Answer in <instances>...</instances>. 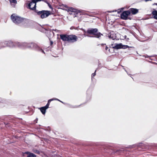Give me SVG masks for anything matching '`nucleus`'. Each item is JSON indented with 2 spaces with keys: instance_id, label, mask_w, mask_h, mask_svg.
Returning a JSON list of instances; mask_svg holds the SVG:
<instances>
[{
  "instance_id": "nucleus-1",
  "label": "nucleus",
  "mask_w": 157,
  "mask_h": 157,
  "mask_svg": "<svg viewBox=\"0 0 157 157\" xmlns=\"http://www.w3.org/2000/svg\"><path fill=\"white\" fill-rule=\"evenodd\" d=\"M12 21L15 23H18L21 22L23 19L15 14H12L11 17Z\"/></svg>"
},
{
  "instance_id": "nucleus-2",
  "label": "nucleus",
  "mask_w": 157,
  "mask_h": 157,
  "mask_svg": "<svg viewBox=\"0 0 157 157\" xmlns=\"http://www.w3.org/2000/svg\"><path fill=\"white\" fill-rule=\"evenodd\" d=\"M112 46L113 48L116 49H125L127 48L128 47L127 45L123 44L121 43H114L112 44Z\"/></svg>"
},
{
  "instance_id": "nucleus-3",
  "label": "nucleus",
  "mask_w": 157,
  "mask_h": 157,
  "mask_svg": "<svg viewBox=\"0 0 157 157\" xmlns=\"http://www.w3.org/2000/svg\"><path fill=\"white\" fill-rule=\"evenodd\" d=\"M38 15H40L42 18H44L48 17L51 14V12L48 11H42L37 12Z\"/></svg>"
},
{
  "instance_id": "nucleus-4",
  "label": "nucleus",
  "mask_w": 157,
  "mask_h": 157,
  "mask_svg": "<svg viewBox=\"0 0 157 157\" xmlns=\"http://www.w3.org/2000/svg\"><path fill=\"white\" fill-rule=\"evenodd\" d=\"M56 100V99L55 98H53L49 100L48 101V104L45 106L40 108V110L43 114H45L46 112V110L48 108V106L50 101Z\"/></svg>"
},
{
  "instance_id": "nucleus-5",
  "label": "nucleus",
  "mask_w": 157,
  "mask_h": 157,
  "mask_svg": "<svg viewBox=\"0 0 157 157\" xmlns=\"http://www.w3.org/2000/svg\"><path fill=\"white\" fill-rule=\"evenodd\" d=\"M40 0H32V2L29 4V7L31 10H34L36 8V3L40 1Z\"/></svg>"
},
{
  "instance_id": "nucleus-6",
  "label": "nucleus",
  "mask_w": 157,
  "mask_h": 157,
  "mask_svg": "<svg viewBox=\"0 0 157 157\" xmlns=\"http://www.w3.org/2000/svg\"><path fill=\"white\" fill-rule=\"evenodd\" d=\"M138 12V10L136 9L131 8L128 10V16L131 13L132 14H135Z\"/></svg>"
},
{
  "instance_id": "nucleus-7",
  "label": "nucleus",
  "mask_w": 157,
  "mask_h": 157,
  "mask_svg": "<svg viewBox=\"0 0 157 157\" xmlns=\"http://www.w3.org/2000/svg\"><path fill=\"white\" fill-rule=\"evenodd\" d=\"M77 37L75 35L68 36V41L70 42H73L76 40Z\"/></svg>"
},
{
  "instance_id": "nucleus-8",
  "label": "nucleus",
  "mask_w": 157,
  "mask_h": 157,
  "mask_svg": "<svg viewBox=\"0 0 157 157\" xmlns=\"http://www.w3.org/2000/svg\"><path fill=\"white\" fill-rule=\"evenodd\" d=\"M121 18L126 20L128 18V12L127 11L124 12L121 15Z\"/></svg>"
},
{
  "instance_id": "nucleus-9",
  "label": "nucleus",
  "mask_w": 157,
  "mask_h": 157,
  "mask_svg": "<svg viewBox=\"0 0 157 157\" xmlns=\"http://www.w3.org/2000/svg\"><path fill=\"white\" fill-rule=\"evenodd\" d=\"M61 9L67 11H74V10L73 8L68 7L66 6H65L64 7H62Z\"/></svg>"
},
{
  "instance_id": "nucleus-10",
  "label": "nucleus",
  "mask_w": 157,
  "mask_h": 157,
  "mask_svg": "<svg viewBox=\"0 0 157 157\" xmlns=\"http://www.w3.org/2000/svg\"><path fill=\"white\" fill-rule=\"evenodd\" d=\"M24 154L28 155L27 157H36L35 155L29 151L25 152L24 153Z\"/></svg>"
},
{
  "instance_id": "nucleus-11",
  "label": "nucleus",
  "mask_w": 157,
  "mask_h": 157,
  "mask_svg": "<svg viewBox=\"0 0 157 157\" xmlns=\"http://www.w3.org/2000/svg\"><path fill=\"white\" fill-rule=\"evenodd\" d=\"M60 38L63 41H68V36L60 35Z\"/></svg>"
},
{
  "instance_id": "nucleus-12",
  "label": "nucleus",
  "mask_w": 157,
  "mask_h": 157,
  "mask_svg": "<svg viewBox=\"0 0 157 157\" xmlns=\"http://www.w3.org/2000/svg\"><path fill=\"white\" fill-rule=\"evenodd\" d=\"M116 37V34H115L114 33H111L110 35L109 36V37L110 38L112 39L113 40H114L115 39Z\"/></svg>"
},
{
  "instance_id": "nucleus-13",
  "label": "nucleus",
  "mask_w": 157,
  "mask_h": 157,
  "mask_svg": "<svg viewBox=\"0 0 157 157\" xmlns=\"http://www.w3.org/2000/svg\"><path fill=\"white\" fill-rule=\"evenodd\" d=\"M97 31V30L96 29H92L91 30H88L87 31L88 33H94Z\"/></svg>"
},
{
  "instance_id": "nucleus-14",
  "label": "nucleus",
  "mask_w": 157,
  "mask_h": 157,
  "mask_svg": "<svg viewBox=\"0 0 157 157\" xmlns=\"http://www.w3.org/2000/svg\"><path fill=\"white\" fill-rule=\"evenodd\" d=\"M152 13L155 19H157V11L154 10L152 12Z\"/></svg>"
},
{
  "instance_id": "nucleus-15",
  "label": "nucleus",
  "mask_w": 157,
  "mask_h": 157,
  "mask_svg": "<svg viewBox=\"0 0 157 157\" xmlns=\"http://www.w3.org/2000/svg\"><path fill=\"white\" fill-rule=\"evenodd\" d=\"M10 2L12 5L15 6L17 3L16 0H10Z\"/></svg>"
},
{
  "instance_id": "nucleus-16",
  "label": "nucleus",
  "mask_w": 157,
  "mask_h": 157,
  "mask_svg": "<svg viewBox=\"0 0 157 157\" xmlns=\"http://www.w3.org/2000/svg\"><path fill=\"white\" fill-rule=\"evenodd\" d=\"M122 151V150H118L115 151V153L118 155H120Z\"/></svg>"
},
{
  "instance_id": "nucleus-17",
  "label": "nucleus",
  "mask_w": 157,
  "mask_h": 157,
  "mask_svg": "<svg viewBox=\"0 0 157 157\" xmlns=\"http://www.w3.org/2000/svg\"><path fill=\"white\" fill-rule=\"evenodd\" d=\"M102 34H101L100 33H97L96 34V36L97 37H99L101 36V35Z\"/></svg>"
},
{
  "instance_id": "nucleus-18",
  "label": "nucleus",
  "mask_w": 157,
  "mask_h": 157,
  "mask_svg": "<svg viewBox=\"0 0 157 157\" xmlns=\"http://www.w3.org/2000/svg\"><path fill=\"white\" fill-rule=\"evenodd\" d=\"M143 56L145 57V58H146L148 57V56H147V55L146 56Z\"/></svg>"
},
{
  "instance_id": "nucleus-19",
  "label": "nucleus",
  "mask_w": 157,
  "mask_h": 157,
  "mask_svg": "<svg viewBox=\"0 0 157 157\" xmlns=\"http://www.w3.org/2000/svg\"><path fill=\"white\" fill-rule=\"evenodd\" d=\"M36 153H39H39H40L39 151H38V150H36Z\"/></svg>"
},
{
  "instance_id": "nucleus-20",
  "label": "nucleus",
  "mask_w": 157,
  "mask_h": 157,
  "mask_svg": "<svg viewBox=\"0 0 157 157\" xmlns=\"http://www.w3.org/2000/svg\"><path fill=\"white\" fill-rule=\"evenodd\" d=\"M95 75V73L92 74V76H94Z\"/></svg>"
},
{
  "instance_id": "nucleus-21",
  "label": "nucleus",
  "mask_w": 157,
  "mask_h": 157,
  "mask_svg": "<svg viewBox=\"0 0 157 157\" xmlns=\"http://www.w3.org/2000/svg\"><path fill=\"white\" fill-rule=\"evenodd\" d=\"M151 0H144L146 2H147L148 1H151Z\"/></svg>"
},
{
  "instance_id": "nucleus-22",
  "label": "nucleus",
  "mask_w": 157,
  "mask_h": 157,
  "mask_svg": "<svg viewBox=\"0 0 157 157\" xmlns=\"http://www.w3.org/2000/svg\"><path fill=\"white\" fill-rule=\"evenodd\" d=\"M157 5V3H154V4H153V5Z\"/></svg>"
},
{
  "instance_id": "nucleus-23",
  "label": "nucleus",
  "mask_w": 157,
  "mask_h": 157,
  "mask_svg": "<svg viewBox=\"0 0 157 157\" xmlns=\"http://www.w3.org/2000/svg\"><path fill=\"white\" fill-rule=\"evenodd\" d=\"M48 6H49V7L50 8H51V6H50L49 4L48 5Z\"/></svg>"
},
{
  "instance_id": "nucleus-24",
  "label": "nucleus",
  "mask_w": 157,
  "mask_h": 157,
  "mask_svg": "<svg viewBox=\"0 0 157 157\" xmlns=\"http://www.w3.org/2000/svg\"><path fill=\"white\" fill-rule=\"evenodd\" d=\"M128 48H129V46L128 47Z\"/></svg>"
}]
</instances>
